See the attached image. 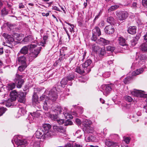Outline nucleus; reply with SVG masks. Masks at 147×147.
<instances>
[{"instance_id": "nucleus-1", "label": "nucleus", "mask_w": 147, "mask_h": 147, "mask_svg": "<svg viewBox=\"0 0 147 147\" xmlns=\"http://www.w3.org/2000/svg\"><path fill=\"white\" fill-rule=\"evenodd\" d=\"M26 92L22 91L17 92L16 90L11 91L10 93L11 100L12 101L15 100L17 98L19 102L24 103L26 100Z\"/></svg>"}, {"instance_id": "nucleus-2", "label": "nucleus", "mask_w": 147, "mask_h": 147, "mask_svg": "<svg viewBox=\"0 0 147 147\" xmlns=\"http://www.w3.org/2000/svg\"><path fill=\"white\" fill-rule=\"evenodd\" d=\"M57 86H58L57 84L55 85L50 90L47 92L48 96H46L45 95L43 94L40 97V100H42L45 99L46 100L47 99L46 98H48V99H49L53 101H55L57 99L58 96L57 92Z\"/></svg>"}, {"instance_id": "nucleus-3", "label": "nucleus", "mask_w": 147, "mask_h": 147, "mask_svg": "<svg viewBox=\"0 0 147 147\" xmlns=\"http://www.w3.org/2000/svg\"><path fill=\"white\" fill-rule=\"evenodd\" d=\"M92 63V61L90 59H87L82 64V66L84 69L81 70L80 67H77L76 71L78 74H83L84 73H89L91 71V67L90 65Z\"/></svg>"}, {"instance_id": "nucleus-4", "label": "nucleus", "mask_w": 147, "mask_h": 147, "mask_svg": "<svg viewBox=\"0 0 147 147\" xmlns=\"http://www.w3.org/2000/svg\"><path fill=\"white\" fill-rule=\"evenodd\" d=\"M147 57L145 55L140 54L136 57V61L132 63L131 68L139 67L144 64L146 60Z\"/></svg>"}, {"instance_id": "nucleus-5", "label": "nucleus", "mask_w": 147, "mask_h": 147, "mask_svg": "<svg viewBox=\"0 0 147 147\" xmlns=\"http://www.w3.org/2000/svg\"><path fill=\"white\" fill-rule=\"evenodd\" d=\"M114 85L110 83L105 84H103L101 86V88L102 90L101 91L103 92V94L107 96L111 92V91L114 89Z\"/></svg>"}, {"instance_id": "nucleus-6", "label": "nucleus", "mask_w": 147, "mask_h": 147, "mask_svg": "<svg viewBox=\"0 0 147 147\" xmlns=\"http://www.w3.org/2000/svg\"><path fill=\"white\" fill-rule=\"evenodd\" d=\"M42 47L41 46L34 49L33 51L31 52L28 55L29 61L31 62L37 57L38 54L40 53Z\"/></svg>"}, {"instance_id": "nucleus-7", "label": "nucleus", "mask_w": 147, "mask_h": 147, "mask_svg": "<svg viewBox=\"0 0 147 147\" xmlns=\"http://www.w3.org/2000/svg\"><path fill=\"white\" fill-rule=\"evenodd\" d=\"M36 47V45L32 44L24 46L21 48L18 53L17 55H20L21 54H23L24 55L28 53L29 48L30 49L34 48Z\"/></svg>"}, {"instance_id": "nucleus-8", "label": "nucleus", "mask_w": 147, "mask_h": 147, "mask_svg": "<svg viewBox=\"0 0 147 147\" xmlns=\"http://www.w3.org/2000/svg\"><path fill=\"white\" fill-rule=\"evenodd\" d=\"M116 14L117 19L120 21L125 20L128 16V14L126 11H117Z\"/></svg>"}, {"instance_id": "nucleus-9", "label": "nucleus", "mask_w": 147, "mask_h": 147, "mask_svg": "<svg viewBox=\"0 0 147 147\" xmlns=\"http://www.w3.org/2000/svg\"><path fill=\"white\" fill-rule=\"evenodd\" d=\"M7 40L5 43V45L11 48H12L16 45V42L14 38L11 35H8L6 38Z\"/></svg>"}, {"instance_id": "nucleus-10", "label": "nucleus", "mask_w": 147, "mask_h": 147, "mask_svg": "<svg viewBox=\"0 0 147 147\" xmlns=\"http://www.w3.org/2000/svg\"><path fill=\"white\" fill-rule=\"evenodd\" d=\"M51 127V125L48 123H44L40 128L43 131L45 134V136L50 137L51 136V133L50 130Z\"/></svg>"}, {"instance_id": "nucleus-11", "label": "nucleus", "mask_w": 147, "mask_h": 147, "mask_svg": "<svg viewBox=\"0 0 147 147\" xmlns=\"http://www.w3.org/2000/svg\"><path fill=\"white\" fill-rule=\"evenodd\" d=\"M92 36L91 40L93 41H96L97 36H99L101 34L100 29L98 27H95L92 30Z\"/></svg>"}, {"instance_id": "nucleus-12", "label": "nucleus", "mask_w": 147, "mask_h": 147, "mask_svg": "<svg viewBox=\"0 0 147 147\" xmlns=\"http://www.w3.org/2000/svg\"><path fill=\"white\" fill-rule=\"evenodd\" d=\"M144 92V91H142L141 90H137L136 89H134V90L131 91V94L133 95L136 96L137 97L146 98H147V94H145L143 92Z\"/></svg>"}, {"instance_id": "nucleus-13", "label": "nucleus", "mask_w": 147, "mask_h": 147, "mask_svg": "<svg viewBox=\"0 0 147 147\" xmlns=\"http://www.w3.org/2000/svg\"><path fill=\"white\" fill-rule=\"evenodd\" d=\"M74 78L75 76L74 75V74H69L66 78L62 79L60 82L61 86L63 88L65 86L68 84V81H70L74 80Z\"/></svg>"}, {"instance_id": "nucleus-14", "label": "nucleus", "mask_w": 147, "mask_h": 147, "mask_svg": "<svg viewBox=\"0 0 147 147\" xmlns=\"http://www.w3.org/2000/svg\"><path fill=\"white\" fill-rule=\"evenodd\" d=\"M35 134L36 138L38 139H40L42 138L43 139H45L46 138L48 137V136H45V134L40 127L38 129Z\"/></svg>"}, {"instance_id": "nucleus-15", "label": "nucleus", "mask_w": 147, "mask_h": 147, "mask_svg": "<svg viewBox=\"0 0 147 147\" xmlns=\"http://www.w3.org/2000/svg\"><path fill=\"white\" fill-rule=\"evenodd\" d=\"M23 78V76L22 75H20L19 74H16L15 79L16 81H18L17 87L18 88H20L24 83V80L22 79Z\"/></svg>"}, {"instance_id": "nucleus-16", "label": "nucleus", "mask_w": 147, "mask_h": 147, "mask_svg": "<svg viewBox=\"0 0 147 147\" xmlns=\"http://www.w3.org/2000/svg\"><path fill=\"white\" fill-rule=\"evenodd\" d=\"M15 143L18 145L17 147H25L27 144V142L25 139L21 140L17 138L14 140Z\"/></svg>"}, {"instance_id": "nucleus-17", "label": "nucleus", "mask_w": 147, "mask_h": 147, "mask_svg": "<svg viewBox=\"0 0 147 147\" xmlns=\"http://www.w3.org/2000/svg\"><path fill=\"white\" fill-rule=\"evenodd\" d=\"M16 61L18 64L21 65H27L26 63V57L24 55H17Z\"/></svg>"}, {"instance_id": "nucleus-18", "label": "nucleus", "mask_w": 147, "mask_h": 147, "mask_svg": "<svg viewBox=\"0 0 147 147\" xmlns=\"http://www.w3.org/2000/svg\"><path fill=\"white\" fill-rule=\"evenodd\" d=\"M52 109L55 112L57 113V115L61 114L62 112V109L59 105H53L52 107Z\"/></svg>"}, {"instance_id": "nucleus-19", "label": "nucleus", "mask_w": 147, "mask_h": 147, "mask_svg": "<svg viewBox=\"0 0 147 147\" xmlns=\"http://www.w3.org/2000/svg\"><path fill=\"white\" fill-rule=\"evenodd\" d=\"M105 31L106 34H110L114 33L115 29L113 26L111 24L105 27Z\"/></svg>"}, {"instance_id": "nucleus-20", "label": "nucleus", "mask_w": 147, "mask_h": 147, "mask_svg": "<svg viewBox=\"0 0 147 147\" xmlns=\"http://www.w3.org/2000/svg\"><path fill=\"white\" fill-rule=\"evenodd\" d=\"M53 128L55 131L58 132L64 133L65 131V128L61 126H58L55 125L53 126Z\"/></svg>"}, {"instance_id": "nucleus-21", "label": "nucleus", "mask_w": 147, "mask_h": 147, "mask_svg": "<svg viewBox=\"0 0 147 147\" xmlns=\"http://www.w3.org/2000/svg\"><path fill=\"white\" fill-rule=\"evenodd\" d=\"M110 41L107 40L103 38H100L99 39H98L96 42L99 44L102 45H106L109 44Z\"/></svg>"}, {"instance_id": "nucleus-22", "label": "nucleus", "mask_w": 147, "mask_h": 147, "mask_svg": "<svg viewBox=\"0 0 147 147\" xmlns=\"http://www.w3.org/2000/svg\"><path fill=\"white\" fill-rule=\"evenodd\" d=\"M137 28L136 26H132L129 27L127 29L128 33L131 34H134L136 33Z\"/></svg>"}, {"instance_id": "nucleus-23", "label": "nucleus", "mask_w": 147, "mask_h": 147, "mask_svg": "<svg viewBox=\"0 0 147 147\" xmlns=\"http://www.w3.org/2000/svg\"><path fill=\"white\" fill-rule=\"evenodd\" d=\"M33 39V37L31 35H29L25 37L21 41L22 43L26 44L28 43L31 42Z\"/></svg>"}, {"instance_id": "nucleus-24", "label": "nucleus", "mask_w": 147, "mask_h": 147, "mask_svg": "<svg viewBox=\"0 0 147 147\" xmlns=\"http://www.w3.org/2000/svg\"><path fill=\"white\" fill-rule=\"evenodd\" d=\"M78 76L76 77L78 78V80L81 82H85L87 80L88 78L86 75L83 74H78Z\"/></svg>"}, {"instance_id": "nucleus-25", "label": "nucleus", "mask_w": 147, "mask_h": 147, "mask_svg": "<svg viewBox=\"0 0 147 147\" xmlns=\"http://www.w3.org/2000/svg\"><path fill=\"white\" fill-rule=\"evenodd\" d=\"M40 110H37L36 111L33 112V113H30L29 117L31 119L32 117L33 119L36 118H38L40 115Z\"/></svg>"}, {"instance_id": "nucleus-26", "label": "nucleus", "mask_w": 147, "mask_h": 147, "mask_svg": "<svg viewBox=\"0 0 147 147\" xmlns=\"http://www.w3.org/2000/svg\"><path fill=\"white\" fill-rule=\"evenodd\" d=\"M85 139L87 142H95L96 141V138L93 135H89L87 137H85Z\"/></svg>"}, {"instance_id": "nucleus-27", "label": "nucleus", "mask_w": 147, "mask_h": 147, "mask_svg": "<svg viewBox=\"0 0 147 147\" xmlns=\"http://www.w3.org/2000/svg\"><path fill=\"white\" fill-rule=\"evenodd\" d=\"M16 84L14 83H11L8 84L7 86V88L8 90H12L15 87Z\"/></svg>"}, {"instance_id": "nucleus-28", "label": "nucleus", "mask_w": 147, "mask_h": 147, "mask_svg": "<svg viewBox=\"0 0 147 147\" xmlns=\"http://www.w3.org/2000/svg\"><path fill=\"white\" fill-rule=\"evenodd\" d=\"M85 131L84 133L85 134L86 133L88 134L92 133L94 131L93 128L91 127L90 126L86 127L84 129Z\"/></svg>"}, {"instance_id": "nucleus-29", "label": "nucleus", "mask_w": 147, "mask_h": 147, "mask_svg": "<svg viewBox=\"0 0 147 147\" xmlns=\"http://www.w3.org/2000/svg\"><path fill=\"white\" fill-rule=\"evenodd\" d=\"M139 74H130V75L126 77L125 78V80L124 81V82L125 84L127 83L131 79H132L133 78L132 76H136L138 75Z\"/></svg>"}, {"instance_id": "nucleus-30", "label": "nucleus", "mask_w": 147, "mask_h": 147, "mask_svg": "<svg viewBox=\"0 0 147 147\" xmlns=\"http://www.w3.org/2000/svg\"><path fill=\"white\" fill-rule=\"evenodd\" d=\"M57 113L55 114H50L49 117L52 120H53L55 121H56L58 119V115Z\"/></svg>"}, {"instance_id": "nucleus-31", "label": "nucleus", "mask_w": 147, "mask_h": 147, "mask_svg": "<svg viewBox=\"0 0 147 147\" xmlns=\"http://www.w3.org/2000/svg\"><path fill=\"white\" fill-rule=\"evenodd\" d=\"M63 114L64 116V117L67 120H70L72 119L73 118V116L69 114L68 113H65L63 112Z\"/></svg>"}, {"instance_id": "nucleus-32", "label": "nucleus", "mask_w": 147, "mask_h": 147, "mask_svg": "<svg viewBox=\"0 0 147 147\" xmlns=\"http://www.w3.org/2000/svg\"><path fill=\"white\" fill-rule=\"evenodd\" d=\"M82 123L85 127L89 126L91 124L92 122L91 121L87 119H85L84 120Z\"/></svg>"}, {"instance_id": "nucleus-33", "label": "nucleus", "mask_w": 147, "mask_h": 147, "mask_svg": "<svg viewBox=\"0 0 147 147\" xmlns=\"http://www.w3.org/2000/svg\"><path fill=\"white\" fill-rule=\"evenodd\" d=\"M67 53V47H63L60 50V54L61 55H66Z\"/></svg>"}, {"instance_id": "nucleus-34", "label": "nucleus", "mask_w": 147, "mask_h": 147, "mask_svg": "<svg viewBox=\"0 0 147 147\" xmlns=\"http://www.w3.org/2000/svg\"><path fill=\"white\" fill-rule=\"evenodd\" d=\"M140 48L142 51L147 52V43H144L142 44L140 46Z\"/></svg>"}, {"instance_id": "nucleus-35", "label": "nucleus", "mask_w": 147, "mask_h": 147, "mask_svg": "<svg viewBox=\"0 0 147 147\" xmlns=\"http://www.w3.org/2000/svg\"><path fill=\"white\" fill-rule=\"evenodd\" d=\"M105 142V144L108 147L115 145L116 144L115 142L112 141L111 140H106Z\"/></svg>"}, {"instance_id": "nucleus-36", "label": "nucleus", "mask_w": 147, "mask_h": 147, "mask_svg": "<svg viewBox=\"0 0 147 147\" xmlns=\"http://www.w3.org/2000/svg\"><path fill=\"white\" fill-rule=\"evenodd\" d=\"M32 102L33 104H36L39 103L38 98L36 95H34L32 98Z\"/></svg>"}, {"instance_id": "nucleus-37", "label": "nucleus", "mask_w": 147, "mask_h": 147, "mask_svg": "<svg viewBox=\"0 0 147 147\" xmlns=\"http://www.w3.org/2000/svg\"><path fill=\"white\" fill-rule=\"evenodd\" d=\"M119 43L121 46H123L127 44L125 40L123 38L120 37L119 38Z\"/></svg>"}, {"instance_id": "nucleus-38", "label": "nucleus", "mask_w": 147, "mask_h": 147, "mask_svg": "<svg viewBox=\"0 0 147 147\" xmlns=\"http://www.w3.org/2000/svg\"><path fill=\"white\" fill-rule=\"evenodd\" d=\"M146 70V69L145 67H144V68H141L139 69H137L136 71H134V74H142L144 71Z\"/></svg>"}, {"instance_id": "nucleus-39", "label": "nucleus", "mask_w": 147, "mask_h": 147, "mask_svg": "<svg viewBox=\"0 0 147 147\" xmlns=\"http://www.w3.org/2000/svg\"><path fill=\"white\" fill-rule=\"evenodd\" d=\"M110 137L111 138L112 140H115L117 141L119 140V136L116 134H112L110 135Z\"/></svg>"}, {"instance_id": "nucleus-40", "label": "nucleus", "mask_w": 147, "mask_h": 147, "mask_svg": "<svg viewBox=\"0 0 147 147\" xmlns=\"http://www.w3.org/2000/svg\"><path fill=\"white\" fill-rule=\"evenodd\" d=\"M119 7V6L117 5H115L111 6L108 9L109 11H114Z\"/></svg>"}, {"instance_id": "nucleus-41", "label": "nucleus", "mask_w": 147, "mask_h": 147, "mask_svg": "<svg viewBox=\"0 0 147 147\" xmlns=\"http://www.w3.org/2000/svg\"><path fill=\"white\" fill-rule=\"evenodd\" d=\"M130 117L133 122H136L138 121V119L137 118L136 115H130Z\"/></svg>"}, {"instance_id": "nucleus-42", "label": "nucleus", "mask_w": 147, "mask_h": 147, "mask_svg": "<svg viewBox=\"0 0 147 147\" xmlns=\"http://www.w3.org/2000/svg\"><path fill=\"white\" fill-rule=\"evenodd\" d=\"M16 36L15 38L18 41L21 40L23 38V36L22 34H16L15 35Z\"/></svg>"}, {"instance_id": "nucleus-43", "label": "nucleus", "mask_w": 147, "mask_h": 147, "mask_svg": "<svg viewBox=\"0 0 147 147\" xmlns=\"http://www.w3.org/2000/svg\"><path fill=\"white\" fill-rule=\"evenodd\" d=\"M8 13V11H7L5 7L3 8L1 10V14L2 16L7 15Z\"/></svg>"}, {"instance_id": "nucleus-44", "label": "nucleus", "mask_w": 147, "mask_h": 147, "mask_svg": "<svg viewBox=\"0 0 147 147\" xmlns=\"http://www.w3.org/2000/svg\"><path fill=\"white\" fill-rule=\"evenodd\" d=\"M124 98L125 100L128 102H131L133 100V99L131 97L128 96H125Z\"/></svg>"}, {"instance_id": "nucleus-45", "label": "nucleus", "mask_w": 147, "mask_h": 147, "mask_svg": "<svg viewBox=\"0 0 147 147\" xmlns=\"http://www.w3.org/2000/svg\"><path fill=\"white\" fill-rule=\"evenodd\" d=\"M27 65H22L18 68V69L20 71L24 70L27 67Z\"/></svg>"}, {"instance_id": "nucleus-46", "label": "nucleus", "mask_w": 147, "mask_h": 147, "mask_svg": "<svg viewBox=\"0 0 147 147\" xmlns=\"http://www.w3.org/2000/svg\"><path fill=\"white\" fill-rule=\"evenodd\" d=\"M115 49V47L112 46H108L107 47V50L108 51H110L112 52Z\"/></svg>"}, {"instance_id": "nucleus-47", "label": "nucleus", "mask_w": 147, "mask_h": 147, "mask_svg": "<svg viewBox=\"0 0 147 147\" xmlns=\"http://www.w3.org/2000/svg\"><path fill=\"white\" fill-rule=\"evenodd\" d=\"M7 109L4 107H1L0 108V116L3 115L6 111Z\"/></svg>"}, {"instance_id": "nucleus-48", "label": "nucleus", "mask_w": 147, "mask_h": 147, "mask_svg": "<svg viewBox=\"0 0 147 147\" xmlns=\"http://www.w3.org/2000/svg\"><path fill=\"white\" fill-rule=\"evenodd\" d=\"M73 124V122L69 120H67L65 121L64 125L67 126L68 125H71Z\"/></svg>"}, {"instance_id": "nucleus-49", "label": "nucleus", "mask_w": 147, "mask_h": 147, "mask_svg": "<svg viewBox=\"0 0 147 147\" xmlns=\"http://www.w3.org/2000/svg\"><path fill=\"white\" fill-rule=\"evenodd\" d=\"M48 38V36L47 35H45L43 37V39L44 40L43 42H42L41 43L42 45H41L42 46L45 47V45L46 43V41Z\"/></svg>"}, {"instance_id": "nucleus-50", "label": "nucleus", "mask_w": 147, "mask_h": 147, "mask_svg": "<svg viewBox=\"0 0 147 147\" xmlns=\"http://www.w3.org/2000/svg\"><path fill=\"white\" fill-rule=\"evenodd\" d=\"M131 139V138L129 137H123L124 141L127 144L129 143Z\"/></svg>"}, {"instance_id": "nucleus-51", "label": "nucleus", "mask_w": 147, "mask_h": 147, "mask_svg": "<svg viewBox=\"0 0 147 147\" xmlns=\"http://www.w3.org/2000/svg\"><path fill=\"white\" fill-rule=\"evenodd\" d=\"M138 5L137 3L136 2H133L131 7L132 8V9L136 10L137 9V8H138Z\"/></svg>"}, {"instance_id": "nucleus-52", "label": "nucleus", "mask_w": 147, "mask_h": 147, "mask_svg": "<svg viewBox=\"0 0 147 147\" xmlns=\"http://www.w3.org/2000/svg\"><path fill=\"white\" fill-rule=\"evenodd\" d=\"M114 18L112 17H109L107 18V21L109 23L111 24L113 23Z\"/></svg>"}, {"instance_id": "nucleus-53", "label": "nucleus", "mask_w": 147, "mask_h": 147, "mask_svg": "<svg viewBox=\"0 0 147 147\" xmlns=\"http://www.w3.org/2000/svg\"><path fill=\"white\" fill-rule=\"evenodd\" d=\"M67 56H65V55H61L60 54L59 56V58L58 59L61 62L64 59H66V58H67Z\"/></svg>"}, {"instance_id": "nucleus-54", "label": "nucleus", "mask_w": 147, "mask_h": 147, "mask_svg": "<svg viewBox=\"0 0 147 147\" xmlns=\"http://www.w3.org/2000/svg\"><path fill=\"white\" fill-rule=\"evenodd\" d=\"M80 130H78L76 132V134H75V136L77 137L78 138H81L82 135L80 134Z\"/></svg>"}, {"instance_id": "nucleus-55", "label": "nucleus", "mask_w": 147, "mask_h": 147, "mask_svg": "<svg viewBox=\"0 0 147 147\" xmlns=\"http://www.w3.org/2000/svg\"><path fill=\"white\" fill-rule=\"evenodd\" d=\"M47 101L46 100L43 106V108L44 110L45 111H48L49 109V107L47 105V102L46 101Z\"/></svg>"}, {"instance_id": "nucleus-56", "label": "nucleus", "mask_w": 147, "mask_h": 147, "mask_svg": "<svg viewBox=\"0 0 147 147\" xmlns=\"http://www.w3.org/2000/svg\"><path fill=\"white\" fill-rule=\"evenodd\" d=\"M56 121L59 125H64L65 120L63 119H59V118Z\"/></svg>"}, {"instance_id": "nucleus-57", "label": "nucleus", "mask_w": 147, "mask_h": 147, "mask_svg": "<svg viewBox=\"0 0 147 147\" xmlns=\"http://www.w3.org/2000/svg\"><path fill=\"white\" fill-rule=\"evenodd\" d=\"M62 62H61L58 59L54 63L53 65L54 66H57L58 65H61Z\"/></svg>"}, {"instance_id": "nucleus-58", "label": "nucleus", "mask_w": 147, "mask_h": 147, "mask_svg": "<svg viewBox=\"0 0 147 147\" xmlns=\"http://www.w3.org/2000/svg\"><path fill=\"white\" fill-rule=\"evenodd\" d=\"M137 42L134 39L130 41L131 45L132 46H134L137 43Z\"/></svg>"}, {"instance_id": "nucleus-59", "label": "nucleus", "mask_w": 147, "mask_h": 147, "mask_svg": "<svg viewBox=\"0 0 147 147\" xmlns=\"http://www.w3.org/2000/svg\"><path fill=\"white\" fill-rule=\"evenodd\" d=\"M18 112L19 113H21L20 114L23 115L26 113V111L24 109L21 108L19 109Z\"/></svg>"}, {"instance_id": "nucleus-60", "label": "nucleus", "mask_w": 147, "mask_h": 147, "mask_svg": "<svg viewBox=\"0 0 147 147\" xmlns=\"http://www.w3.org/2000/svg\"><path fill=\"white\" fill-rule=\"evenodd\" d=\"M5 24L6 26L9 28L10 30L12 29V28L13 26V25L9 22H7Z\"/></svg>"}, {"instance_id": "nucleus-61", "label": "nucleus", "mask_w": 147, "mask_h": 147, "mask_svg": "<svg viewBox=\"0 0 147 147\" xmlns=\"http://www.w3.org/2000/svg\"><path fill=\"white\" fill-rule=\"evenodd\" d=\"M141 36V34H137L136 36L133 38L136 41L138 42V40L139 39L140 37Z\"/></svg>"}, {"instance_id": "nucleus-62", "label": "nucleus", "mask_w": 147, "mask_h": 147, "mask_svg": "<svg viewBox=\"0 0 147 147\" xmlns=\"http://www.w3.org/2000/svg\"><path fill=\"white\" fill-rule=\"evenodd\" d=\"M5 105L7 107H12L13 105L12 103L8 102H6L5 103Z\"/></svg>"}, {"instance_id": "nucleus-63", "label": "nucleus", "mask_w": 147, "mask_h": 147, "mask_svg": "<svg viewBox=\"0 0 147 147\" xmlns=\"http://www.w3.org/2000/svg\"><path fill=\"white\" fill-rule=\"evenodd\" d=\"M78 108V109L77 110L78 111V113L80 114H82L84 111V110L83 108L82 107H80Z\"/></svg>"}, {"instance_id": "nucleus-64", "label": "nucleus", "mask_w": 147, "mask_h": 147, "mask_svg": "<svg viewBox=\"0 0 147 147\" xmlns=\"http://www.w3.org/2000/svg\"><path fill=\"white\" fill-rule=\"evenodd\" d=\"M142 3L144 6H147V0H142Z\"/></svg>"}]
</instances>
